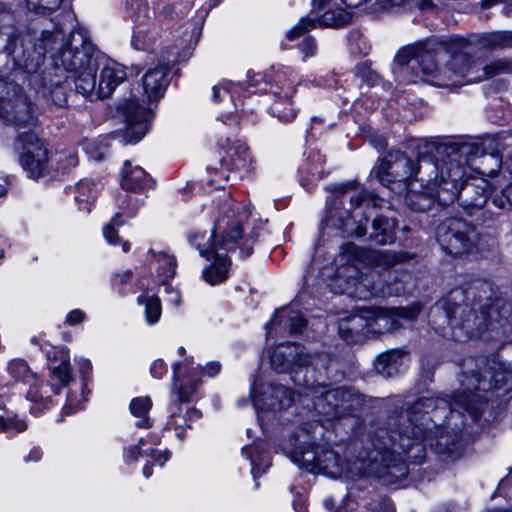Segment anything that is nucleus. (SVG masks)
<instances>
[{
  "mask_svg": "<svg viewBox=\"0 0 512 512\" xmlns=\"http://www.w3.org/2000/svg\"><path fill=\"white\" fill-rule=\"evenodd\" d=\"M477 143L463 142L447 145L443 148L445 157L441 159L438 196L444 206L455 200L469 214L482 209L491 193L492 185L484 177L470 176L468 170L478 156Z\"/></svg>",
  "mask_w": 512,
  "mask_h": 512,
  "instance_id": "nucleus-2",
  "label": "nucleus"
},
{
  "mask_svg": "<svg viewBox=\"0 0 512 512\" xmlns=\"http://www.w3.org/2000/svg\"><path fill=\"white\" fill-rule=\"evenodd\" d=\"M470 294L472 291L456 288L431 310V320L437 329L444 331L447 324L452 330L451 336L456 341L462 342L480 333L488 325L491 317L487 304L479 305L476 299H473L472 305L462 303ZM477 301L480 302V299Z\"/></svg>",
  "mask_w": 512,
  "mask_h": 512,
  "instance_id": "nucleus-4",
  "label": "nucleus"
},
{
  "mask_svg": "<svg viewBox=\"0 0 512 512\" xmlns=\"http://www.w3.org/2000/svg\"><path fill=\"white\" fill-rule=\"evenodd\" d=\"M436 239L441 248L451 255L468 254L475 245V226L458 217L445 218L436 228Z\"/></svg>",
  "mask_w": 512,
  "mask_h": 512,
  "instance_id": "nucleus-11",
  "label": "nucleus"
},
{
  "mask_svg": "<svg viewBox=\"0 0 512 512\" xmlns=\"http://www.w3.org/2000/svg\"><path fill=\"white\" fill-rule=\"evenodd\" d=\"M322 362V356H311L305 347L297 343H283L278 345L270 356L272 368L278 373H290L292 381L300 387H313L314 382L310 376L314 374L312 366Z\"/></svg>",
  "mask_w": 512,
  "mask_h": 512,
  "instance_id": "nucleus-10",
  "label": "nucleus"
},
{
  "mask_svg": "<svg viewBox=\"0 0 512 512\" xmlns=\"http://www.w3.org/2000/svg\"><path fill=\"white\" fill-rule=\"evenodd\" d=\"M439 169L441 170V161L434 162L428 157L414 161L401 151L389 152L374 168L377 178L383 185L387 186L397 181L405 183L406 187L417 181L430 183L433 175L436 184Z\"/></svg>",
  "mask_w": 512,
  "mask_h": 512,
  "instance_id": "nucleus-6",
  "label": "nucleus"
},
{
  "mask_svg": "<svg viewBox=\"0 0 512 512\" xmlns=\"http://www.w3.org/2000/svg\"><path fill=\"white\" fill-rule=\"evenodd\" d=\"M7 184V179L5 177H0V197L6 194Z\"/></svg>",
  "mask_w": 512,
  "mask_h": 512,
  "instance_id": "nucleus-62",
  "label": "nucleus"
},
{
  "mask_svg": "<svg viewBox=\"0 0 512 512\" xmlns=\"http://www.w3.org/2000/svg\"><path fill=\"white\" fill-rule=\"evenodd\" d=\"M53 103L57 106H64L68 101V88L70 82L68 77L62 80L61 73L57 71L54 77H50L49 83L44 84Z\"/></svg>",
  "mask_w": 512,
  "mask_h": 512,
  "instance_id": "nucleus-34",
  "label": "nucleus"
},
{
  "mask_svg": "<svg viewBox=\"0 0 512 512\" xmlns=\"http://www.w3.org/2000/svg\"><path fill=\"white\" fill-rule=\"evenodd\" d=\"M221 370V364L217 361H211L203 368L204 373L209 377L216 376Z\"/></svg>",
  "mask_w": 512,
  "mask_h": 512,
  "instance_id": "nucleus-57",
  "label": "nucleus"
},
{
  "mask_svg": "<svg viewBox=\"0 0 512 512\" xmlns=\"http://www.w3.org/2000/svg\"><path fill=\"white\" fill-rule=\"evenodd\" d=\"M15 147L19 152L21 166L31 178L37 179L48 173L50 169L48 150L34 132L20 133Z\"/></svg>",
  "mask_w": 512,
  "mask_h": 512,
  "instance_id": "nucleus-12",
  "label": "nucleus"
},
{
  "mask_svg": "<svg viewBox=\"0 0 512 512\" xmlns=\"http://www.w3.org/2000/svg\"><path fill=\"white\" fill-rule=\"evenodd\" d=\"M373 512H394L393 505L390 500L382 499L378 503V507L373 506L371 508Z\"/></svg>",
  "mask_w": 512,
  "mask_h": 512,
  "instance_id": "nucleus-58",
  "label": "nucleus"
},
{
  "mask_svg": "<svg viewBox=\"0 0 512 512\" xmlns=\"http://www.w3.org/2000/svg\"><path fill=\"white\" fill-rule=\"evenodd\" d=\"M185 422L184 418H176L173 417L172 421L168 423L169 427H174L175 429L182 426V424Z\"/></svg>",
  "mask_w": 512,
  "mask_h": 512,
  "instance_id": "nucleus-60",
  "label": "nucleus"
},
{
  "mask_svg": "<svg viewBox=\"0 0 512 512\" xmlns=\"http://www.w3.org/2000/svg\"><path fill=\"white\" fill-rule=\"evenodd\" d=\"M50 386L55 394H59L61 388L68 386L72 380L69 361H62L50 366Z\"/></svg>",
  "mask_w": 512,
  "mask_h": 512,
  "instance_id": "nucleus-36",
  "label": "nucleus"
},
{
  "mask_svg": "<svg viewBox=\"0 0 512 512\" xmlns=\"http://www.w3.org/2000/svg\"><path fill=\"white\" fill-rule=\"evenodd\" d=\"M369 314H366V308L342 318L338 324L340 337L348 343H359L369 334Z\"/></svg>",
  "mask_w": 512,
  "mask_h": 512,
  "instance_id": "nucleus-20",
  "label": "nucleus"
},
{
  "mask_svg": "<svg viewBox=\"0 0 512 512\" xmlns=\"http://www.w3.org/2000/svg\"><path fill=\"white\" fill-rule=\"evenodd\" d=\"M299 50L303 54V61H305L307 58L314 57L317 51V43L315 39L311 37L305 38L299 44Z\"/></svg>",
  "mask_w": 512,
  "mask_h": 512,
  "instance_id": "nucleus-45",
  "label": "nucleus"
},
{
  "mask_svg": "<svg viewBox=\"0 0 512 512\" xmlns=\"http://www.w3.org/2000/svg\"><path fill=\"white\" fill-rule=\"evenodd\" d=\"M15 123L17 126L28 127L34 124V117L29 108H27L25 117L22 118L20 115L15 117Z\"/></svg>",
  "mask_w": 512,
  "mask_h": 512,
  "instance_id": "nucleus-56",
  "label": "nucleus"
},
{
  "mask_svg": "<svg viewBox=\"0 0 512 512\" xmlns=\"http://www.w3.org/2000/svg\"><path fill=\"white\" fill-rule=\"evenodd\" d=\"M372 197V195L366 191V190H361L357 193V195L351 197V205L354 207V208H358L360 207L365 201L369 200L370 198Z\"/></svg>",
  "mask_w": 512,
  "mask_h": 512,
  "instance_id": "nucleus-51",
  "label": "nucleus"
},
{
  "mask_svg": "<svg viewBox=\"0 0 512 512\" xmlns=\"http://www.w3.org/2000/svg\"><path fill=\"white\" fill-rule=\"evenodd\" d=\"M483 47L489 49L512 47V31H494L480 37Z\"/></svg>",
  "mask_w": 512,
  "mask_h": 512,
  "instance_id": "nucleus-38",
  "label": "nucleus"
},
{
  "mask_svg": "<svg viewBox=\"0 0 512 512\" xmlns=\"http://www.w3.org/2000/svg\"><path fill=\"white\" fill-rule=\"evenodd\" d=\"M126 119V143H137L148 131L152 110L142 106L138 100L129 99L120 107Z\"/></svg>",
  "mask_w": 512,
  "mask_h": 512,
  "instance_id": "nucleus-15",
  "label": "nucleus"
},
{
  "mask_svg": "<svg viewBox=\"0 0 512 512\" xmlns=\"http://www.w3.org/2000/svg\"><path fill=\"white\" fill-rule=\"evenodd\" d=\"M165 285V292L167 294L166 301L174 306H178L181 302V296L180 293L175 290L174 288Z\"/></svg>",
  "mask_w": 512,
  "mask_h": 512,
  "instance_id": "nucleus-50",
  "label": "nucleus"
},
{
  "mask_svg": "<svg viewBox=\"0 0 512 512\" xmlns=\"http://www.w3.org/2000/svg\"><path fill=\"white\" fill-rule=\"evenodd\" d=\"M137 9L134 12L135 22L143 23L145 18L150 17V11L147 5H143L138 3V0L135 2Z\"/></svg>",
  "mask_w": 512,
  "mask_h": 512,
  "instance_id": "nucleus-49",
  "label": "nucleus"
},
{
  "mask_svg": "<svg viewBox=\"0 0 512 512\" xmlns=\"http://www.w3.org/2000/svg\"><path fill=\"white\" fill-rule=\"evenodd\" d=\"M482 158H483L482 162H485L488 160L493 161L494 167L491 168L488 173H486L485 171H478L479 174L488 175L490 177H493L501 167V164H502L501 156L498 153H491V154L482 155Z\"/></svg>",
  "mask_w": 512,
  "mask_h": 512,
  "instance_id": "nucleus-47",
  "label": "nucleus"
},
{
  "mask_svg": "<svg viewBox=\"0 0 512 512\" xmlns=\"http://www.w3.org/2000/svg\"><path fill=\"white\" fill-rule=\"evenodd\" d=\"M492 203L498 208L505 207L503 196H499V195L494 196L492 198Z\"/></svg>",
  "mask_w": 512,
  "mask_h": 512,
  "instance_id": "nucleus-61",
  "label": "nucleus"
},
{
  "mask_svg": "<svg viewBox=\"0 0 512 512\" xmlns=\"http://www.w3.org/2000/svg\"><path fill=\"white\" fill-rule=\"evenodd\" d=\"M255 85L250 83L247 84L244 88L243 84L240 83H232L231 81H227L224 83H220L218 85L213 86V101L218 102L220 99L224 98L225 96H229L230 99L235 102V99L237 97H240L244 90H246L247 93H257V92H266L267 89L265 87H259L255 88ZM234 106L237 107V104L234 103Z\"/></svg>",
  "mask_w": 512,
  "mask_h": 512,
  "instance_id": "nucleus-30",
  "label": "nucleus"
},
{
  "mask_svg": "<svg viewBox=\"0 0 512 512\" xmlns=\"http://www.w3.org/2000/svg\"><path fill=\"white\" fill-rule=\"evenodd\" d=\"M488 512H512V506L510 507H496L490 509Z\"/></svg>",
  "mask_w": 512,
  "mask_h": 512,
  "instance_id": "nucleus-64",
  "label": "nucleus"
},
{
  "mask_svg": "<svg viewBox=\"0 0 512 512\" xmlns=\"http://www.w3.org/2000/svg\"><path fill=\"white\" fill-rule=\"evenodd\" d=\"M137 301L139 304L145 302V315L147 322L149 324L158 322L161 316V304L159 298L152 296L144 300L143 296H139Z\"/></svg>",
  "mask_w": 512,
  "mask_h": 512,
  "instance_id": "nucleus-40",
  "label": "nucleus"
},
{
  "mask_svg": "<svg viewBox=\"0 0 512 512\" xmlns=\"http://www.w3.org/2000/svg\"><path fill=\"white\" fill-rule=\"evenodd\" d=\"M407 1L408 0H385V2L387 4L386 6H390V7L403 5Z\"/></svg>",
  "mask_w": 512,
  "mask_h": 512,
  "instance_id": "nucleus-63",
  "label": "nucleus"
},
{
  "mask_svg": "<svg viewBox=\"0 0 512 512\" xmlns=\"http://www.w3.org/2000/svg\"><path fill=\"white\" fill-rule=\"evenodd\" d=\"M167 74L168 67L161 64L148 70L143 76V90L149 101L157 100L163 96L168 84Z\"/></svg>",
  "mask_w": 512,
  "mask_h": 512,
  "instance_id": "nucleus-26",
  "label": "nucleus"
},
{
  "mask_svg": "<svg viewBox=\"0 0 512 512\" xmlns=\"http://www.w3.org/2000/svg\"><path fill=\"white\" fill-rule=\"evenodd\" d=\"M28 6L31 9H47L54 10L56 9L63 0H26Z\"/></svg>",
  "mask_w": 512,
  "mask_h": 512,
  "instance_id": "nucleus-46",
  "label": "nucleus"
},
{
  "mask_svg": "<svg viewBox=\"0 0 512 512\" xmlns=\"http://www.w3.org/2000/svg\"><path fill=\"white\" fill-rule=\"evenodd\" d=\"M121 186L124 190L135 193L143 192L153 187V179L140 166H133L125 161L122 169Z\"/></svg>",
  "mask_w": 512,
  "mask_h": 512,
  "instance_id": "nucleus-25",
  "label": "nucleus"
},
{
  "mask_svg": "<svg viewBox=\"0 0 512 512\" xmlns=\"http://www.w3.org/2000/svg\"><path fill=\"white\" fill-rule=\"evenodd\" d=\"M452 54L451 69L466 82H478L500 74H512V59H497L481 67L469 54L470 43L461 37L453 36L444 43Z\"/></svg>",
  "mask_w": 512,
  "mask_h": 512,
  "instance_id": "nucleus-9",
  "label": "nucleus"
},
{
  "mask_svg": "<svg viewBox=\"0 0 512 512\" xmlns=\"http://www.w3.org/2000/svg\"><path fill=\"white\" fill-rule=\"evenodd\" d=\"M461 388L451 401L421 397L405 410L389 415L386 420L370 423L362 435L364 452L342 461L339 452L326 445L315 444L323 436V425L317 421L299 427L284 444L294 463L313 473L323 472L332 478H355L388 474L403 478L407 463H421L426 442L447 460L458 459L463 451V411L475 421L483 413L490 391L512 389V372L493 358L468 359L459 378Z\"/></svg>",
  "mask_w": 512,
  "mask_h": 512,
  "instance_id": "nucleus-1",
  "label": "nucleus"
},
{
  "mask_svg": "<svg viewBox=\"0 0 512 512\" xmlns=\"http://www.w3.org/2000/svg\"><path fill=\"white\" fill-rule=\"evenodd\" d=\"M152 405V400L148 396L135 397L131 400L129 409L131 414L137 418L135 425L138 428L148 429L152 427L153 419L149 416Z\"/></svg>",
  "mask_w": 512,
  "mask_h": 512,
  "instance_id": "nucleus-31",
  "label": "nucleus"
},
{
  "mask_svg": "<svg viewBox=\"0 0 512 512\" xmlns=\"http://www.w3.org/2000/svg\"><path fill=\"white\" fill-rule=\"evenodd\" d=\"M5 51L15 68L29 74H34L39 70L44 61V54L48 52V50H43L42 38L36 47L28 35L22 34L10 35Z\"/></svg>",
  "mask_w": 512,
  "mask_h": 512,
  "instance_id": "nucleus-13",
  "label": "nucleus"
},
{
  "mask_svg": "<svg viewBox=\"0 0 512 512\" xmlns=\"http://www.w3.org/2000/svg\"><path fill=\"white\" fill-rule=\"evenodd\" d=\"M145 453L147 455H149L151 457V459L155 462V463H158L160 466L164 465V463L168 460L169 458V455H168V452L165 451V452H162V451H159V450H150L149 453L147 451H145Z\"/></svg>",
  "mask_w": 512,
  "mask_h": 512,
  "instance_id": "nucleus-52",
  "label": "nucleus"
},
{
  "mask_svg": "<svg viewBox=\"0 0 512 512\" xmlns=\"http://www.w3.org/2000/svg\"><path fill=\"white\" fill-rule=\"evenodd\" d=\"M27 428L24 420L17 419L15 416L7 413L0 415V432H22Z\"/></svg>",
  "mask_w": 512,
  "mask_h": 512,
  "instance_id": "nucleus-42",
  "label": "nucleus"
},
{
  "mask_svg": "<svg viewBox=\"0 0 512 512\" xmlns=\"http://www.w3.org/2000/svg\"><path fill=\"white\" fill-rule=\"evenodd\" d=\"M85 314L79 309L72 310L66 317V322L70 325H76L83 321Z\"/></svg>",
  "mask_w": 512,
  "mask_h": 512,
  "instance_id": "nucleus-55",
  "label": "nucleus"
},
{
  "mask_svg": "<svg viewBox=\"0 0 512 512\" xmlns=\"http://www.w3.org/2000/svg\"><path fill=\"white\" fill-rule=\"evenodd\" d=\"M405 356L400 350H390L379 355L374 363L376 372L383 377L398 374L404 366Z\"/></svg>",
  "mask_w": 512,
  "mask_h": 512,
  "instance_id": "nucleus-28",
  "label": "nucleus"
},
{
  "mask_svg": "<svg viewBox=\"0 0 512 512\" xmlns=\"http://www.w3.org/2000/svg\"><path fill=\"white\" fill-rule=\"evenodd\" d=\"M131 277H132V271L126 270L123 273L118 274L116 276V280H118L120 283H126L131 279Z\"/></svg>",
  "mask_w": 512,
  "mask_h": 512,
  "instance_id": "nucleus-59",
  "label": "nucleus"
},
{
  "mask_svg": "<svg viewBox=\"0 0 512 512\" xmlns=\"http://www.w3.org/2000/svg\"><path fill=\"white\" fill-rule=\"evenodd\" d=\"M365 251L353 243H346L341 246L339 261H346L347 266L337 272L336 284L339 293H345L358 299H368L373 296L389 297L399 296L404 293V288L400 283L394 285L379 282L377 278L378 271L369 273H359V270L352 263L353 260H363Z\"/></svg>",
  "mask_w": 512,
  "mask_h": 512,
  "instance_id": "nucleus-5",
  "label": "nucleus"
},
{
  "mask_svg": "<svg viewBox=\"0 0 512 512\" xmlns=\"http://www.w3.org/2000/svg\"><path fill=\"white\" fill-rule=\"evenodd\" d=\"M368 257L374 265L383 268L382 271L377 272L379 282L386 284V279L392 285L400 283L405 289L404 282L409 275L405 272L390 269V267L400 261V257L397 254L389 251H370Z\"/></svg>",
  "mask_w": 512,
  "mask_h": 512,
  "instance_id": "nucleus-22",
  "label": "nucleus"
},
{
  "mask_svg": "<svg viewBox=\"0 0 512 512\" xmlns=\"http://www.w3.org/2000/svg\"><path fill=\"white\" fill-rule=\"evenodd\" d=\"M421 310L419 304H413L409 307L398 308H366V314H369L370 334H381L397 329L400 324L399 319L413 320Z\"/></svg>",
  "mask_w": 512,
  "mask_h": 512,
  "instance_id": "nucleus-14",
  "label": "nucleus"
},
{
  "mask_svg": "<svg viewBox=\"0 0 512 512\" xmlns=\"http://www.w3.org/2000/svg\"><path fill=\"white\" fill-rule=\"evenodd\" d=\"M73 194L79 209L89 212L91 204L97 196V187L91 180H81L73 188Z\"/></svg>",
  "mask_w": 512,
  "mask_h": 512,
  "instance_id": "nucleus-35",
  "label": "nucleus"
},
{
  "mask_svg": "<svg viewBox=\"0 0 512 512\" xmlns=\"http://www.w3.org/2000/svg\"><path fill=\"white\" fill-rule=\"evenodd\" d=\"M8 370L15 380L30 385L26 396L28 400L35 404V406L31 407L33 413L41 412L42 408L48 407L50 399L40 393L39 387L36 385V375L31 372L30 368L23 360H12L8 365Z\"/></svg>",
  "mask_w": 512,
  "mask_h": 512,
  "instance_id": "nucleus-18",
  "label": "nucleus"
},
{
  "mask_svg": "<svg viewBox=\"0 0 512 512\" xmlns=\"http://www.w3.org/2000/svg\"><path fill=\"white\" fill-rule=\"evenodd\" d=\"M181 363H174L172 366L173 370V390L177 393L180 402H188L193 393L196 392L199 381H193L186 387L185 384L181 383Z\"/></svg>",
  "mask_w": 512,
  "mask_h": 512,
  "instance_id": "nucleus-37",
  "label": "nucleus"
},
{
  "mask_svg": "<svg viewBox=\"0 0 512 512\" xmlns=\"http://www.w3.org/2000/svg\"><path fill=\"white\" fill-rule=\"evenodd\" d=\"M420 49L421 47L416 46L401 49L395 56V62L401 66L408 65L411 69H415Z\"/></svg>",
  "mask_w": 512,
  "mask_h": 512,
  "instance_id": "nucleus-41",
  "label": "nucleus"
},
{
  "mask_svg": "<svg viewBox=\"0 0 512 512\" xmlns=\"http://www.w3.org/2000/svg\"><path fill=\"white\" fill-rule=\"evenodd\" d=\"M315 27V21L310 18H302L297 25L291 28L287 32V38L289 40H294L299 37L302 33L309 31L310 29Z\"/></svg>",
  "mask_w": 512,
  "mask_h": 512,
  "instance_id": "nucleus-44",
  "label": "nucleus"
},
{
  "mask_svg": "<svg viewBox=\"0 0 512 512\" xmlns=\"http://www.w3.org/2000/svg\"><path fill=\"white\" fill-rule=\"evenodd\" d=\"M261 401H263L264 407L269 410H286L294 402V394L283 385H269L264 399L254 397V405L258 406Z\"/></svg>",
  "mask_w": 512,
  "mask_h": 512,
  "instance_id": "nucleus-27",
  "label": "nucleus"
},
{
  "mask_svg": "<svg viewBox=\"0 0 512 512\" xmlns=\"http://www.w3.org/2000/svg\"><path fill=\"white\" fill-rule=\"evenodd\" d=\"M150 253L158 264V273L163 278V284H166V281L172 279L176 274L175 258L164 252L151 251Z\"/></svg>",
  "mask_w": 512,
  "mask_h": 512,
  "instance_id": "nucleus-39",
  "label": "nucleus"
},
{
  "mask_svg": "<svg viewBox=\"0 0 512 512\" xmlns=\"http://www.w3.org/2000/svg\"><path fill=\"white\" fill-rule=\"evenodd\" d=\"M146 443V440L141 438L139 440V444L136 445V446H133V447H130L126 453H125V459L126 461L128 462H132V461H135L137 460L138 458V455H140V446L141 445H144Z\"/></svg>",
  "mask_w": 512,
  "mask_h": 512,
  "instance_id": "nucleus-54",
  "label": "nucleus"
},
{
  "mask_svg": "<svg viewBox=\"0 0 512 512\" xmlns=\"http://www.w3.org/2000/svg\"><path fill=\"white\" fill-rule=\"evenodd\" d=\"M150 371L154 378L160 379L166 373L167 367L163 360L157 359L152 363Z\"/></svg>",
  "mask_w": 512,
  "mask_h": 512,
  "instance_id": "nucleus-48",
  "label": "nucleus"
},
{
  "mask_svg": "<svg viewBox=\"0 0 512 512\" xmlns=\"http://www.w3.org/2000/svg\"><path fill=\"white\" fill-rule=\"evenodd\" d=\"M227 166L238 172H248L252 168V160L245 144L236 142L230 145L224 159Z\"/></svg>",
  "mask_w": 512,
  "mask_h": 512,
  "instance_id": "nucleus-29",
  "label": "nucleus"
},
{
  "mask_svg": "<svg viewBox=\"0 0 512 512\" xmlns=\"http://www.w3.org/2000/svg\"><path fill=\"white\" fill-rule=\"evenodd\" d=\"M242 453L250 460L251 472L255 478L263 474L270 467V456L261 445L245 447L242 449Z\"/></svg>",
  "mask_w": 512,
  "mask_h": 512,
  "instance_id": "nucleus-33",
  "label": "nucleus"
},
{
  "mask_svg": "<svg viewBox=\"0 0 512 512\" xmlns=\"http://www.w3.org/2000/svg\"><path fill=\"white\" fill-rule=\"evenodd\" d=\"M451 62L452 58L445 67L439 68L434 55L421 48L418 54V60L416 61V67H419L424 75L433 76L438 79V82H435L436 85L452 86L460 84V81L457 79L460 77L451 69Z\"/></svg>",
  "mask_w": 512,
  "mask_h": 512,
  "instance_id": "nucleus-19",
  "label": "nucleus"
},
{
  "mask_svg": "<svg viewBox=\"0 0 512 512\" xmlns=\"http://www.w3.org/2000/svg\"><path fill=\"white\" fill-rule=\"evenodd\" d=\"M56 170L61 172H67L73 167H76L78 164V157L75 153H58L56 158Z\"/></svg>",
  "mask_w": 512,
  "mask_h": 512,
  "instance_id": "nucleus-43",
  "label": "nucleus"
},
{
  "mask_svg": "<svg viewBox=\"0 0 512 512\" xmlns=\"http://www.w3.org/2000/svg\"><path fill=\"white\" fill-rule=\"evenodd\" d=\"M310 381L314 382L313 387H303V394L313 400L316 413L327 421L347 415L355 416L365 405L364 396L354 390L339 387L322 391L323 386L314 378V375H310Z\"/></svg>",
  "mask_w": 512,
  "mask_h": 512,
  "instance_id": "nucleus-8",
  "label": "nucleus"
},
{
  "mask_svg": "<svg viewBox=\"0 0 512 512\" xmlns=\"http://www.w3.org/2000/svg\"><path fill=\"white\" fill-rule=\"evenodd\" d=\"M42 43L43 50L57 49L52 55L55 70L74 74L77 93L87 97L94 92L101 57L85 30L74 31L65 39L63 29L57 26L54 31L43 32Z\"/></svg>",
  "mask_w": 512,
  "mask_h": 512,
  "instance_id": "nucleus-3",
  "label": "nucleus"
},
{
  "mask_svg": "<svg viewBox=\"0 0 512 512\" xmlns=\"http://www.w3.org/2000/svg\"><path fill=\"white\" fill-rule=\"evenodd\" d=\"M141 205L142 201L133 195L125 193L121 196L118 204L120 211L116 213L103 228V235L109 244L117 245L121 243L122 251H129L130 243L120 240L117 235V228L124 224V221L121 220L124 215L128 218L134 217Z\"/></svg>",
  "mask_w": 512,
  "mask_h": 512,
  "instance_id": "nucleus-16",
  "label": "nucleus"
},
{
  "mask_svg": "<svg viewBox=\"0 0 512 512\" xmlns=\"http://www.w3.org/2000/svg\"><path fill=\"white\" fill-rule=\"evenodd\" d=\"M369 240L377 245L391 244L395 241L394 222L388 218L377 217L372 222Z\"/></svg>",
  "mask_w": 512,
  "mask_h": 512,
  "instance_id": "nucleus-32",
  "label": "nucleus"
},
{
  "mask_svg": "<svg viewBox=\"0 0 512 512\" xmlns=\"http://www.w3.org/2000/svg\"><path fill=\"white\" fill-rule=\"evenodd\" d=\"M270 92L273 96L272 102L268 108L270 115L281 122L292 121L297 115V109L294 107L291 100L295 93V88L293 86L283 88L277 85H271Z\"/></svg>",
  "mask_w": 512,
  "mask_h": 512,
  "instance_id": "nucleus-21",
  "label": "nucleus"
},
{
  "mask_svg": "<svg viewBox=\"0 0 512 512\" xmlns=\"http://www.w3.org/2000/svg\"><path fill=\"white\" fill-rule=\"evenodd\" d=\"M306 321L302 315L292 308H281L276 311L273 319L267 324L268 334L273 330H288L289 334L301 333Z\"/></svg>",
  "mask_w": 512,
  "mask_h": 512,
  "instance_id": "nucleus-24",
  "label": "nucleus"
},
{
  "mask_svg": "<svg viewBox=\"0 0 512 512\" xmlns=\"http://www.w3.org/2000/svg\"><path fill=\"white\" fill-rule=\"evenodd\" d=\"M125 78L126 72L121 66L116 63L106 64L101 69L98 86H95L94 92L87 97L95 95L97 98H108Z\"/></svg>",
  "mask_w": 512,
  "mask_h": 512,
  "instance_id": "nucleus-23",
  "label": "nucleus"
},
{
  "mask_svg": "<svg viewBox=\"0 0 512 512\" xmlns=\"http://www.w3.org/2000/svg\"><path fill=\"white\" fill-rule=\"evenodd\" d=\"M440 169L438 170L437 183L435 182V175L431 176L430 183L420 182V189H416L415 182L407 186V194L405 196V202L411 210L416 212H426L430 210L437 202L439 205L444 206L440 203L438 192L441 188L439 185Z\"/></svg>",
  "mask_w": 512,
  "mask_h": 512,
  "instance_id": "nucleus-17",
  "label": "nucleus"
},
{
  "mask_svg": "<svg viewBox=\"0 0 512 512\" xmlns=\"http://www.w3.org/2000/svg\"><path fill=\"white\" fill-rule=\"evenodd\" d=\"M214 232L215 230L209 235L206 232L192 233L188 238L190 244L199 251L200 256L214 260L202 272L203 279L210 285H217L228 278L231 261L221 250L228 251L234 248L236 241L242 236V227L239 224H233L229 231L222 233L221 241L217 244L212 240Z\"/></svg>",
  "mask_w": 512,
  "mask_h": 512,
  "instance_id": "nucleus-7",
  "label": "nucleus"
},
{
  "mask_svg": "<svg viewBox=\"0 0 512 512\" xmlns=\"http://www.w3.org/2000/svg\"><path fill=\"white\" fill-rule=\"evenodd\" d=\"M357 74H360L363 78L365 77V81L369 86H373L378 81V76L365 67L357 66Z\"/></svg>",
  "mask_w": 512,
  "mask_h": 512,
  "instance_id": "nucleus-53",
  "label": "nucleus"
}]
</instances>
